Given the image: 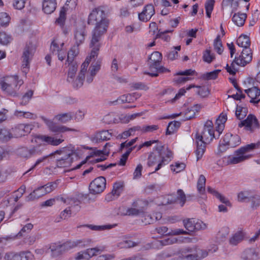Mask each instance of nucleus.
I'll use <instances>...</instances> for the list:
<instances>
[{"label":"nucleus","mask_w":260,"mask_h":260,"mask_svg":"<svg viewBox=\"0 0 260 260\" xmlns=\"http://www.w3.org/2000/svg\"><path fill=\"white\" fill-rule=\"evenodd\" d=\"M216 137L214 134L213 122L210 120L207 121L202 132L196 134L197 149L195 153L197 161L203 157L206 145Z\"/></svg>","instance_id":"f257e3e1"},{"label":"nucleus","mask_w":260,"mask_h":260,"mask_svg":"<svg viewBox=\"0 0 260 260\" xmlns=\"http://www.w3.org/2000/svg\"><path fill=\"white\" fill-rule=\"evenodd\" d=\"M156 149L157 151L151 152L147 160V165L149 167L157 164L154 172L159 170L163 166L168 164L171 161L172 156V152L168 149L164 151L158 147Z\"/></svg>","instance_id":"f03ea898"},{"label":"nucleus","mask_w":260,"mask_h":260,"mask_svg":"<svg viewBox=\"0 0 260 260\" xmlns=\"http://www.w3.org/2000/svg\"><path fill=\"white\" fill-rule=\"evenodd\" d=\"M183 225L186 231L181 229L171 230L168 234L169 235H191V233L207 228L206 223L202 221L195 218H188L183 221Z\"/></svg>","instance_id":"7ed1b4c3"},{"label":"nucleus","mask_w":260,"mask_h":260,"mask_svg":"<svg viewBox=\"0 0 260 260\" xmlns=\"http://www.w3.org/2000/svg\"><path fill=\"white\" fill-rule=\"evenodd\" d=\"M192 248L186 247L177 251L165 252L162 254V257L168 258L177 255L183 260H199L208 255V252L206 250L202 249H198L196 253H192Z\"/></svg>","instance_id":"20e7f679"},{"label":"nucleus","mask_w":260,"mask_h":260,"mask_svg":"<svg viewBox=\"0 0 260 260\" xmlns=\"http://www.w3.org/2000/svg\"><path fill=\"white\" fill-rule=\"evenodd\" d=\"M258 148H260V141L256 143L248 144L237 150L235 156H229L225 157V159L226 160L228 165L241 162L251 157L252 155L248 154L249 152Z\"/></svg>","instance_id":"39448f33"},{"label":"nucleus","mask_w":260,"mask_h":260,"mask_svg":"<svg viewBox=\"0 0 260 260\" xmlns=\"http://www.w3.org/2000/svg\"><path fill=\"white\" fill-rule=\"evenodd\" d=\"M23 83V81L19 79L18 76H7L0 80L2 90L8 94L14 96L17 95V91Z\"/></svg>","instance_id":"423d86ee"},{"label":"nucleus","mask_w":260,"mask_h":260,"mask_svg":"<svg viewBox=\"0 0 260 260\" xmlns=\"http://www.w3.org/2000/svg\"><path fill=\"white\" fill-rule=\"evenodd\" d=\"M91 242V240L89 239L69 241L62 244H53L50 246V249L54 255H57L62 252L69 250L77 246L85 247Z\"/></svg>","instance_id":"0eeeda50"},{"label":"nucleus","mask_w":260,"mask_h":260,"mask_svg":"<svg viewBox=\"0 0 260 260\" xmlns=\"http://www.w3.org/2000/svg\"><path fill=\"white\" fill-rule=\"evenodd\" d=\"M109 23V20L107 19L94 24L95 27L92 31V39L90 43V48L99 49L102 47V36L106 32Z\"/></svg>","instance_id":"6e6552de"},{"label":"nucleus","mask_w":260,"mask_h":260,"mask_svg":"<svg viewBox=\"0 0 260 260\" xmlns=\"http://www.w3.org/2000/svg\"><path fill=\"white\" fill-rule=\"evenodd\" d=\"M55 153L61 155L56 160V166L61 168L70 167L73 161L74 157L77 156L75 150L68 147H63L56 150Z\"/></svg>","instance_id":"1a4fd4ad"},{"label":"nucleus","mask_w":260,"mask_h":260,"mask_svg":"<svg viewBox=\"0 0 260 260\" xmlns=\"http://www.w3.org/2000/svg\"><path fill=\"white\" fill-rule=\"evenodd\" d=\"M99 50H93L91 51L90 54L87 56L84 62L81 66V70L80 73L76 79L73 82H71L73 84V86L75 88H79L82 86L83 81L85 80V74L87 71V68L88 67L90 61L94 60L99 54Z\"/></svg>","instance_id":"9d476101"},{"label":"nucleus","mask_w":260,"mask_h":260,"mask_svg":"<svg viewBox=\"0 0 260 260\" xmlns=\"http://www.w3.org/2000/svg\"><path fill=\"white\" fill-rule=\"evenodd\" d=\"M58 181L59 180H57L55 182H49L45 185L38 187L26 197V200L34 201L52 192L57 187Z\"/></svg>","instance_id":"9b49d317"},{"label":"nucleus","mask_w":260,"mask_h":260,"mask_svg":"<svg viewBox=\"0 0 260 260\" xmlns=\"http://www.w3.org/2000/svg\"><path fill=\"white\" fill-rule=\"evenodd\" d=\"M64 141V139L62 138H57L52 136L47 135H39L34 136L31 139V142L36 144L40 143L41 142H44L47 144L54 146H57L60 145Z\"/></svg>","instance_id":"f8f14e48"},{"label":"nucleus","mask_w":260,"mask_h":260,"mask_svg":"<svg viewBox=\"0 0 260 260\" xmlns=\"http://www.w3.org/2000/svg\"><path fill=\"white\" fill-rule=\"evenodd\" d=\"M106 13L101 7L94 9L88 16V23L94 24V23L107 20Z\"/></svg>","instance_id":"ddd939ff"},{"label":"nucleus","mask_w":260,"mask_h":260,"mask_svg":"<svg viewBox=\"0 0 260 260\" xmlns=\"http://www.w3.org/2000/svg\"><path fill=\"white\" fill-rule=\"evenodd\" d=\"M41 118L47 125L49 129L53 133H63L67 131H77V130L75 129L69 128L66 126L57 125L53 121L48 119L45 117L42 116L41 117Z\"/></svg>","instance_id":"4468645a"},{"label":"nucleus","mask_w":260,"mask_h":260,"mask_svg":"<svg viewBox=\"0 0 260 260\" xmlns=\"http://www.w3.org/2000/svg\"><path fill=\"white\" fill-rule=\"evenodd\" d=\"M106 180L104 177H99L92 181L89 185L90 193L98 194L102 192L106 188Z\"/></svg>","instance_id":"2eb2a0df"},{"label":"nucleus","mask_w":260,"mask_h":260,"mask_svg":"<svg viewBox=\"0 0 260 260\" xmlns=\"http://www.w3.org/2000/svg\"><path fill=\"white\" fill-rule=\"evenodd\" d=\"M32 125L29 124H19L12 128L13 138H20L30 133Z\"/></svg>","instance_id":"dca6fc26"},{"label":"nucleus","mask_w":260,"mask_h":260,"mask_svg":"<svg viewBox=\"0 0 260 260\" xmlns=\"http://www.w3.org/2000/svg\"><path fill=\"white\" fill-rule=\"evenodd\" d=\"M6 260H34V255L30 251H22L19 253H6L5 256Z\"/></svg>","instance_id":"f3484780"},{"label":"nucleus","mask_w":260,"mask_h":260,"mask_svg":"<svg viewBox=\"0 0 260 260\" xmlns=\"http://www.w3.org/2000/svg\"><path fill=\"white\" fill-rule=\"evenodd\" d=\"M225 139H229L228 142H226L225 143L222 144H219V149L220 151H223L226 149V147H235L237 145H239L240 143V138L237 135H232L226 134L224 137V141Z\"/></svg>","instance_id":"a211bd4d"},{"label":"nucleus","mask_w":260,"mask_h":260,"mask_svg":"<svg viewBox=\"0 0 260 260\" xmlns=\"http://www.w3.org/2000/svg\"><path fill=\"white\" fill-rule=\"evenodd\" d=\"M77 0H67L65 5L60 11L59 17L56 20V23L61 25L63 24L66 18V11L69 9H74L76 5Z\"/></svg>","instance_id":"6ab92c4d"},{"label":"nucleus","mask_w":260,"mask_h":260,"mask_svg":"<svg viewBox=\"0 0 260 260\" xmlns=\"http://www.w3.org/2000/svg\"><path fill=\"white\" fill-rule=\"evenodd\" d=\"M252 58L251 50H242L239 57H235L238 64L244 66L249 63Z\"/></svg>","instance_id":"aec40b11"},{"label":"nucleus","mask_w":260,"mask_h":260,"mask_svg":"<svg viewBox=\"0 0 260 260\" xmlns=\"http://www.w3.org/2000/svg\"><path fill=\"white\" fill-rule=\"evenodd\" d=\"M124 183L123 182H117L114 184L113 189L111 193L106 197L107 201H110L117 199L123 190Z\"/></svg>","instance_id":"412c9836"},{"label":"nucleus","mask_w":260,"mask_h":260,"mask_svg":"<svg viewBox=\"0 0 260 260\" xmlns=\"http://www.w3.org/2000/svg\"><path fill=\"white\" fill-rule=\"evenodd\" d=\"M155 14L154 6L151 4L146 5L141 13L139 14V18L141 21L147 22Z\"/></svg>","instance_id":"4be33fe9"},{"label":"nucleus","mask_w":260,"mask_h":260,"mask_svg":"<svg viewBox=\"0 0 260 260\" xmlns=\"http://www.w3.org/2000/svg\"><path fill=\"white\" fill-rule=\"evenodd\" d=\"M17 154L21 157L28 158L32 155L39 154V151L37 150V147L34 146L29 149L25 147L19 148L17 150Z\"/></svg>","instance_id":"5701e85b"},{"label":"nucleus","mask_w":260,"mask_h":260,"mask_svg":"<svg viewBox=\"0 0 260 260\" xmlns=\"http://www.w3.org/2000/svg\"><path fill=\"white\" fill-rule=\"evenodd\" d=\"M245 92L250 98V103L257 104L260 101V89L257 87L253 86L248 89H245Z\"/></svg>","instance_id":"b1692460"},{"label":"nucleus","mask_w":260,"mask_h":260,"mask_svg":"<svg viewBox=\"0 0 260 260\" xmlns=\"http://www.w3.org/2000/svg\"><path fill=\"white\" fill-rule=\"evenodd\" d=\"M33 56L31 50H26L22 56V70L23 73L26 75L28 71L29 64Z\"/></svg>","instance_id":"393cba45"},{"label":"nucleus","mask_w":260,"mask_h":260,"mask_svg":"<svg viewBox=\"0 0 260 260\" xmlns=\"http://www.w3.org/2000/svg\"><path fill=\"white\" fill-rule=\"evenodd\" d=\"M110 145L109 143H107L102 150L95 149L92 152V155L95 156H99L100 158L95 159L96 162H100L103 161L106 159V156L108 155L110 150L108 147H110Z\"/></svg>","instance_id":"a878e982"},{"label":"nucleus","mask_w":260,"mask_h":260,"mask_svg":"<svg viewBox=\"0 0 260 260\" xmlns=\"http://www.w3.org/2000/svg\"><path fill=\"white\" fill-rule=\"evenodd\" d=\"M85 39V28L84 26H81L77 28L75 32L74 41L75 47H79L82 44Z\"/></svg>","instance_id":"bb28decb"},{"label":"nucleus","mask_w":260,"mask_h":260,"mask_svg":"<svg viewBox=\"0 0 260 260\" xmlns=\"http://www.w3.org/2000/svg\"><path fill=\"white\" fill-rule=\"evenodd\" d=\"M189 238L187 237H169L164 240L159 241L158 242L162 246L171 245L178 243H183L186 241H189Z\"/></svg>","instance_id":"cd10ccee"},{"label":"nucleus","mask_w":260,"mask_h":260,"mask_svg":"<svg viewBox=\"0 0 260 260\" xmlns=\"http://www.w3.org/2000/svg\"><path fill=\"white\" fill-rule=\"evenodd\" d=\"M56 0H43L42 7L43 11L46 14H51L56 8Z\"/></svg>","instance_id":"c85d7f7f"},{"label":"nucleus","mask_w":260,"mask_h":260,"mask_svg":"<svg viewBox=\"0 0 260 260\" xmlns=\"http://www.w3.org/2000/svg\"><path fill=\"white\" fill-rule=\"evenodd\" d=\"M258 124V123L256 118L254 115L250 114L245 120L241 121L239 125L240 127L245 126L251 128L257 127Z\"/></svg>","instance_id":"c756f323"},{"label":"nucleus","mask_w":260,"mask_h":260,"mask_svg":"<svg viewBox=\"0 0 260 260\" xmlns=\"http://www.w3.org/2000/svg\"><path fill=\"white\" fill-rule=\"evenodd\" d=\"M227 120V116L225 114L221 113L216 119V130L218 133L217 138H219L220 135L222 133L224 128V123Z\"/></svg>","instance_id":"7c9ffc66"},{"label":"nucleus","mask_w":260,"mask_h":260,"mask_svg":"<svg viewBox=\"0 0 260 260\" xmlns=\"http://www.w3.org/2000/svg\"><path fill=\"white\" fill-rule=\"evenodd\" d=\"M90 62H92L87 70L89 71L91 74H93L94 76H96L101 69L102 63V59L98 58V55L97 57L94 60L92 59Z\"/></svg>","instance_id":"2f4dec72"},{"label":"nucleus","mask_w":260,"mask_h":260,"mask_svg":"<svg viewBox=\"0 0 260 260\" xmlns=\"http://www.w3.org/2000/svg\"><path fill=\"white\" fill-rule=\"evenodd\" d=\"M245 236V233L242 231H238L232 235L229 240V243L231 245L236 246L241 242Z\"/></svg>","instance_id":"473e14b6"},{"label":"nucleus","mask_w":260,"mask_h":260,"mask_svg":"<svg viewBox=\"0 0 260 260\" xmlns=\"http://www.w3.org/2000/svg\"><path fill=\"white\" fill-rule=\"evenodd\" d=\"M242 257L244 260H256L258 258V253L254 249H247L243 252Z\"/></svg>","instance_id":"72a5a7b5"},{"label":"nucleus","mask_w":260,"mask_h":260,"mask_svg":"<svg viewBox=\"0 0 260 260\" xmlns=\"http://www.w3.org/2000/svg\"><path fill=\"white\" fill-rule=\"evenodd\" d=\"M246 17V14L237 13L233 15L232 21L238 26H242L244 24Z\"/></svg>","instance_id":"f704fd0d"},{"label":"nucleus","mask_w":260,"mask_h":260,"mask_svg":"<svg viewBox=\"0 0 260 260\" xmlns=\"http://www.w3.org/2000/svg\"><path fill=\"white\" fill-rule=\"evenodd\" d=\"M115 225L112 224H107L103 225H95L92 224H85L82 225L78 226L77 228H79L81 227H87L91 230L96 231H102L105 230H108L111 229L115 227Z\"/></svg>","instance_id":"c9c22d12"},{"label":"nucleus","mask_w":260,"mask_h":260,"mask_svg":"<svg viewBox=\"0 0 260 260\" xmlns=\"http://www.w3.org/2000/svg\"><path fill=\"white\" fill-rule=\"evenodd\" d=\"M112 137V134L109 131H102L98 132L94 135L93 138L96 141H107L110 140Z\"/></svg>","instance_id":"e433bc0d"},{"label":"nucleus","mask_w":260,"mask_h":260,"mask_svg":"<svg viewBox=\"0 0 260 260\" xmlns=\"http://www.w3.org/2000/svg\"><path fill=\"white\" fill-rule=\"evenodd\" d=\"M237 44L239 47L247 49L250 45V39L246 35H241L237 40Z\"/></svg>","instance_id":"4c0bfd02"},{"label":"nucleus","mask_w":260,"mask_h":260,"mask_svg":"<svg viewBox=\"0 0 260 260\" xmlns=\"http://www.w3.org/2000/svg\"><path fill=\"white\" fill-rule=\"evenodd\" d=\"M138 244L139 243L138 242L128 239H125L118 242L117 246L120 249H127L137 246Z\"/></svg>","instance_id":"58836bf2"},{"label":"nucleus","mask_w":260,"mask_h":260,"mask_svg":"<svg viewBox=\"0 0 260 260\" xmlns=\"http://www.w3.org/2000/svg\"><path fill=\"white\" fill-rule=\"evenodd\" d=\"M106 247L104 246H97L94 248H88L86 249L88 257L90 259L92 257L101 253L105 250Z\"/></svg>","instance_id":"ea45409f"},{"label":"nucleus","mask_w":260,"mask_h":260,"mask_svg":"<svg viewBox=\"0 0 260 260\" xmlns=\"http://www.w3.org/2000/svg\"><path fill=\"white\" fill-rule=\"evenodd\" d=\"M73 118V115L72 112L60 113L56 115L54 119L61 123H66L71 120Z\"/></svg>","instance_id":"a19ab883"},{"label":"nucleus","mask_w":260,"mask_h":260,"mask_svg":"<svg viewBox=\"0 0 260 260\" xmlns=\"http://www.w3.org/2000/svg\"><path fill=\"white\" fill-rule=\"evenodd\" d=\"M162 217L161 213L160 212H155L152 215H147L145 216L143 222H145V224H150L154 221H156L160 219Z\"/></svg>","instance_id":"79ce46f5"},{"label":"nucleus","mask_w":260,"mask_h":260,"mask_svg":"<svg viewBox=\"0 0 260 260\" xmlns=\"http://www.w3.org/2000/svg\"><path fill=\"white\" fill-rule=\"evenodd\" d=\"M148 64L149 66V72L145 71L144 72V74L146 75H148L151 77H157L158 76V63H152L149 62H148Z\"/></svg>","instance_id":"37998d69"},{"label":"nucleus","mask_w":260,"mask_h":260,"mask_svg":"<svg viewBox=\"0 0 260 260\" xmlns=\"http://www.w3.org/2000/svg\"><path fill=\"white\" fill-rule=\"evenodd\" d=\"M12 129L11 131L6 128H2L0 129V140L3 141H7L13 138Z\"/></svg>","instance_id":"c03bdc74"},{"label":"nucleus","mask_w":260,"mask_h":260,"mask_svg":"<svg viewBox=\"0 0 260 260\" xmlns=\"http://www.w3.org/2000/svg\"><path fill=\"white\" fill-rule=\"evenodd\" d=\"M202 59L205 62L210 63L215 59V55L211 50H205L203 53Z\"/></svg>","instance_id":"a18cd8bd"},{"label":"nucleus","mask_w":260,"mask_h":260,"mask_svg":"<svg viewBox=\"0 0 260 260\" xmlns=\"http://www.w3.org/2000/svg\"><path fill=\"white\" fill-rule=\"evenodd\" d=\"M206 178L203 175H201L197 182V189L201 194H203L205 191Z\"/></svg>","instance_id":"49530a36"},{"label":"nucleus","mask_w":260,"mask_h":260,"mask_svg":"<svg viewBox=\"0 0 260 260\" xmlns=\"http://www.w3.org/2000/svg\"><path fill=\"white\" fill-rule=\"evenodd\" d=\"M162 59L161 53L158 51H154L149 56L148 62L152 63H160Z\"/></svg>","instance_id":"de8ad7c7"},{"label":"nucleus","mask_w":260,"mask_h":260,"mask_svg":"<svg viewBox=\"0 0 260 260\" xmlns=\"http://www.w3.org/2000/svg\"><path fill=\"white\" fill-rule=\"evenodd\" d=\"M14 114L15 116L19 117H24L25 118H29L31 119H35L37 118V116L36 114L29 112H23L18 110L15 111Z\"/></svg>","instance_id":"09e8293b"},{"label":"nucleus","mask_w":260,"mask_h":260,"mask_svg":"<svg viewBox=\"0 0 260 260\" xmlns=\"http://www.w3.org/2000/svg\"><path fill=\"white\" fill-rule=\"evenodd\" d=\"M12 37L5 31H0V44L7 45L12 40Z\"/></svg>","instance_id":"8fccbe9b"},{"label":"nucleus","mask_w":260,"mask_h":260,"mask_svg":"<svg viewBox=\"0 0 260 260\" xmlns=\"http://www.w3.org/2000/svg\"><path fill=\"white\" fill-rule=\"evenodd\" d=\"M69 67L67 81L68 82H73L74 78L75 76L76 71L77 70L78 66L75 63H71Z\"/></svg>","instance_id":"3c124183"},{"label":"nucleus","mask_w":260,"mask_h":260,"mask_svg":"<svg viewBox=\"0 0 260 260\" xmlns=\"http://www.w3.org/2000/svg\"><path fill=\"white\" fill-rule=\"evenodd\" d=\"M11 17L6 12L0 13V25L7 26L10 22Z\"/></svg>","instance_id":"603ef678"},{"label":"nucleus","mask_w":260,"mask_h":260,"mask_svg":"<svg viewBox=\"0 0 260 260\" xmlns=\"http://www.w3.org/2000/svg\"><path fill=\"white\" fill-rule=\"evenodd\" d=\"M25 186H21L18 190L15 191L11 196V199L13 200L15 202L20 199L25 191Z\"/></svg>","instance_id":"864d4df0"},{"label":"nucleus","mask_w":260,"mask_h":260,"mask_svg":"<svg viewBox=\"0 0 260 260\" xmlns=\"http://www.w3.org/2000/svg\"><path fill=\"white\" fill-rule=\"evenodd\" d=\"M177 193V197L173 202L178 203L181 206H183L186 202L185 194L181 189H178Z\"/></svg>","instance_id":"5fc2aeb1"},{"label":"nucleus","mask_w":260,"mask_h":260,"mask_svg":"<svg viewBox=\"0 0 260 260\" xmlns=\"http://www.w3.org/2000/svg\"><path fill=\"white\" fill-rule=\"evenodd\" d=\"M171 170L176 173L183 171L185 168V165L182 162H175L174 165L171 166Z\"/></svg>","instance_id":"6e6d98bb"},{"label":"nucleus","mask_w":260,"mask_h":260,"mask_svg":"<svg viewBox=\"0 0 260 260\" xmlns=\"http://www.w3.org/2000/svg\"><path fill=\"white\" fill-rule=\"evenodd\" d=\"M220 72V70H216L207 73L203 75V78L207 80L215 79L217 78Z\"/></svg>","instance_id":"4d7b16f0"},{"label":"nucleus","mask_w":260,"mask_h":260,"mask_svg":"<svg viewBox=\"0 0 260 260\" xmlns=\"http://www.w3.org/2000/svg\"><path fill=\"white\" fill-rule=\"evenodd\" d=\"M78 54V51L76 50H69L67 53V61L69 64L73 63V61L75 56Z\"/></svg>","instance_id":"13d9d810"},{"label":"nucleus","mask_w":260,"mask_h":260,"mask_svg":"<svg viewBox=\"0 0 260 260\" xmlns=\"http://www.w3.org/2000/svg\"><path fill=\"white\" fill-rule=\"evenodd\" d=\"M249 201L251 202L252 208H256L260 206V196L258 195L251 196Z\"/></svg>","instance_id":"bf43d9fd"},{"label":"nucleus","mask_w":260,"mask_h":260,"mask_svg":"<svg viewBox=\"0 0 260 260\" xmlns=\"http://www.w3.org/2000/svg\"><path fill=\"white\" fill-rule=\"evenodd\" d=\"M249 195L250 193L248 191H241L238 195V200L241 202H245L247 200L249 201L250 198Z\"/></svg>","instance_id":"052dcab7"},{"label":"nucleus","mask_w":260,"mask_h":260,"mask_svg":"<svg viewBox=\"0 0 260 260\" xmlns=\"http://www.w3.org/2000/svg\"><path fill=\"white\" fill-rule=\"evenodd\" d=\"M26 1V0H13V6L15 9L19 10H22L25 7Z\"/></svg>","instance_id":"680f3d73"},{"label":"nucleus","mask_w":260,"mask_h":260,"mask_svg":"<svg viewBox=\"0 0 260 260\" xmlns=\"http://www.w3.org/2000/svg\"><path fill=\"white\" fill-rule=\"evenodd\" d=\"M87 253L86 250L81 251L77 253L75 256L74 259L75 260H82V259H89L88 257Z\"/></svg>","instance_id":"e2e57ef3"},{"label":"nucleus","mask_w":260,"mask_h":260,"mask_svg":"<svg viewBox=\"0 0 260 260\" xmlns=\"http://www.w3.org/2000/svg\"><path fill=\"white\" fill-rule=\"evenodd\" d=\"M192 87H195V85L193 84H191L186 87V89L181 88L179 90L178 93H177L175 96V98L173 99V101H175L178 99H179L181 96L183 95L184 93L186 92V90H188L190 89Z\"/></svg>","instance_id":"0e129e2a"},{"label":"nucleus","mask_w":260,"mask_h":260,"mask_svg":"<svg viewBox=\"0 0 260 260\" xmlns=\"http://www.w3.org/2000/svg\"><path fill=\"white\" fill-rule=\"evenodd\" d=\"M134 150V147H131L127 149L125 153L122 155L120 160V164L122 166H124L125 164L126 161L128 158V155L131 152Z\"/></svg>","instance_id":"69168bd1"},{"label":"nucleus","mask_w":260,"mask_h":260,"mask_svg":"<svg viewBox=\"0 0 260 260\" xmlns=\"http://www.w3.org/2000/svg\"><path fill=\"white\" fill-rule=\"evenodd\" d=\"M158 129L157 125H145L142 127L141 132L143 133L153 132Z\"/></svg>","instance_id":"338daca9"},{"label":"nucleus","mask_w":260,"mask_h":260,"mask_svg":"<svg viewBox=\"0 0 260 260\" xmlns=\"http://www.w3.org/2000/svg\"><path fill=\"white\" fill-rule=\"evenodd\" d=\"M230 230L229 228L224 226L218 232L217 236L221 239L225 238L229 234Z\"/></svg>","instance_id":"774afa93"}]
</instances>
